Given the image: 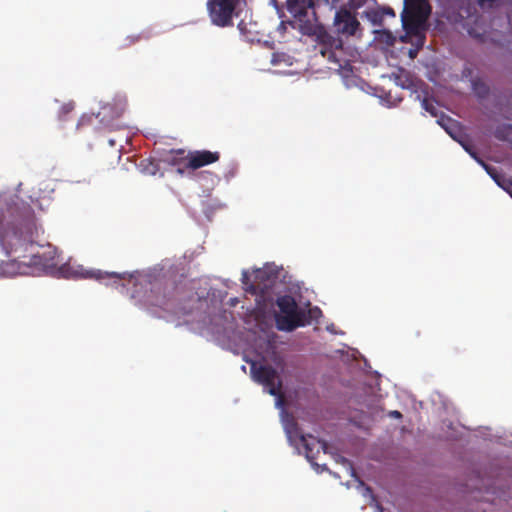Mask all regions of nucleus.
<instances>
[{
	"label": "nucleus",
	"mask_w": 512,
	"mask_h": 512,
	"mask_svg": "<svg viewBox=\"0 0 512 512\" xmlns=\"http://www.w3.org/2000/svg\"><path fill=\"white\" fill-rule=\"evenodd\" d=\"M472 9H474V8L471 5H469L465 11L466 17H469L472 14V12H471Z\"/></svg>",
	"instance_id": "nucleus-27"
},
{
	"label": "nucleus",
	"mask_w": 512,
	"mask_h": 512,
	"mask_svg": "<svg viewBox=\"0 0 512 512\" xmlns=\"http://www.w3.org/2000/svg\"><path fill=\"white\" fill-rule=\"evenodd\" d=\"M176 288L161 287L160 285H154L150 293L145 297V303L149 306L159 307L168 312H176L174 302L176 300L174 296Z\"/></svg>",
	"instance_id": "nucleus-8"
},
{
	"label": "nucleus",
	"mask_w": 512,
	"mask_h": 512,
	"mask_svg": "<svg viewBox=\"0 0 512 512\" xmlns=\"http://www.w3.org/2000/svg\"><path fill=\"white\" fill-rule=\"evenodd\" d=\"M276 305L280 311L279 314L275 315V323L278 330L291 332L298 327L309 324L306 312L299 308L291 295L278 297Z\"/></svg>",
	"instance_id": "nucleus-3"
},
{
	"label": "nucleus",
	"mask_w": 512,
	"mask_h": 512,
	"mask_svg": "<svg viewBox=\"0 0 512 512\" xmlns=\"http://www.w3.org/2000/svg\"><path fill=\"white\" fill-rule=\"evenodd\" d=\"M510 196L512 197V194Z\"/></svg>",
	"instance_id": "nucleus-33"
},
{
	"label": "nucleus",
	"mask_w": 512,
	"mask_h": 512,
	"mask_svg": "<svg viewBox=\"0 0 512 512\" xmlns=\"http://www.w3.org/2000/svg\"><path fill=\"white\" fill-rule=\"evenodd\" d=\"M499 187L504 189L509 195L512 194V180L502 176L500 180L496 183Z\"/></svg>",
	"instance_id": "nucleus-20"
},
{
	"label": "nucleus",
	"mask_w": 512,
	"mask_h": 512,
	"mask_svg": "<svg viewBox=\"0 0 512 512\" xmlns=\"http://www.w3.org/2000/svg\"><path fill=\"white\" fill-rule=\"evenodd\" d=\"M285 5L288 13L298 22L301 34L315 42V48L328 62L343 68L346 63L343 40L331 35L317 22L315 0H285Z\"/></svg>",
	"instance_id": "nucleus-2"
},
{
	"label": "nucleus",
	"mask_w": 512,
	"mask_h": 512,
	"mask_svg": "<svg viewBox=\"0 0 512 512\" xmlns=\"http://www.w3.org/2000/svg\"><path fill=\"white\" fill-rule=\"evenodd\" d=\"M89 277L90 278H93V277L100 278V274H98V275L90 274Z\"/></svg>",
	"instance_id": "nucleus-32"
},
{
	"label": "nucleus",
	"mask_w": 512,
	"mask_h": 512,
	"mask_svg": "<svg viewBox=\"0 0 512 512\" xmlns=\"http://www.w3.org/2000/svg\"><path fill=\"white\" fill-rule=\"evenodd\" d=\"M121 114L122 111L120 109H117L112 104H106L101 107L97 117L100 118V122H102L105 127L114 128L112 120L119 118Z\"/></svg>",
	"instance_id": "nucleus-12"
},
{
	"label": "nucleus",
	"mask_w": 512,
	"mask_h": 512,
	"mask_svg": "<svg viewBox=\"0 0 512 512\" xmlns=\"http://www.w3.org/2000/svg\"><path fill=\"white\" fill-rule=\"evenodd\" d=\"M481 8L491 7L495 0H476Z\"/></svg>",
	"instance_id": "nucleus-21"
},
{
	"label": "nucleus",
	"mask_w": 512,
	"mask_h": 512,
	"mask_svg": "<svg viewBox=\"0 0 512 512\" xmlns=\"http://www.w3.org/2000/svg\"><path fill=\"white\" fill-rule=\"evenodd\" d=\"M246 0H207V10L212 24L218 27L233 26V18L239 16Z\"/></svg>",
	"instance_id": "nucleus-4"
},
{
	"label": "nucleus",
	"mask_w": 512,
	"mask_h": 512,
	"mask_svg": "<svg viewBox=\"0 0 512 512\" xmlns=\"http://www.w3.org/2000/svg\"><path fill=\"white\" fill-rule=\"evenodd\" d=\"M189 152L183 149H172L165 154L163 161L172 167H175L177 172L180 174L185 173L186 170H190L187 165Z\"/></svg>",
	"instance_id": "nucleus-11"
},
{
	"label": "nucleus",
	"mask_w": 512,
	"mask_h": 512,
	"mask_svg": "<svg viewBox=\"0 0 512 512\" xmlns=\"http://www.w3.org/2000/svg\"><path fill=\"white\" fill-rule=\"evenodd\" d=\"M242 283L244 285H248L249 284V275H248L247 271H243V273H242Z\"/></svg>",
	"instance_id": "nucleus-23"
},
{
	"label": "nucleus",
	"mask_w": 512,
	"mask_h": 512,
	"mask_svg": "<svg viewBox=\"0 0 512 512\" xmlns=\"http://www.w3.org/2000/svg\"><path fill=\"white\" fill-rule=\"evenodd\" d=\"M38 236L39 228L30 210L25 215H15L13 208L0 210V252L5 257L13 256L14 262L22 259L19 263L26 266L51 268L54 265L55 251L51 246H39L34 251ZM0 262L4 263L5 260L0 257Z\"/></svg>",
	"instance_id": "nucleus-1"
},
{
	"label": "nucleus",
	"mask_w": 512,
	"mask_h": 512,
	"mask_svg": "<svg viewBox=\"0 0 512 512\" xmlns=\"http://www.w3.org/2000/svg\"><path fill=\"white\" fill-rule=\"evenodd\" d=\"M416 54H417V51H416V50H412V49H410V51H409V56H410L411 58L416 57Z\"/></svg>",
	"instance_id": "nucleus-30"
},
{
	"label": "nucleus",
	"mask_w": 512,
	"mask_h": 512,
	"mask_svg": "<svg viewBox=\"0 0 512 512\" xmlns=\"http://www.w3.org/2000/svg\"><path fill=\"white\" fill-rule=\"evenodd\" d=\"M437 122L456 141L463 137L459 123L452 118L448 116H442Z\"/></svg>",
	"instance_id": "nucleus-13"
},
{
	"label": "nucleus",
	"mask_w": 512,
	"mask_h": 512,
	"mask_svg": "<svg viewBox=\"0 0 512 512\" xmlns=\"http://www.w3.org/2000/svg\"><path fill=\"white\" fill-rule=\"evenodd\" d=\"M264 274H265V271L257 270L256 274H255V277L256 278H263Z\"/></svg>",
	"instance_id": "nucleus-26"
},
{
	"label": "nucleus",
	"mask_w": 512,
	"mask_h": 512,
	"mask_svg": "<svg viewBox=\"0 0 512 512\" xmlns=\"http://www.w3.org/2000/svg\"><path fill=\"white\" fill-rule=\"evenodd\" d=\"M74 108V103L73 102H69V103H66V108H65V111H66V114L72 110Z\"/></svg>",
	"instance_id": "nucleus-25"
},
{
	"label": "nucleus",
	"mask_w": 512,
	"mask_h": 512,
	"mask_svg": "<svg viewBox=\"0 0 512 512\" xmlns=\"http://www.w3.org/2000/svg\"><path fill=\"white\" fill-rule=\"evenodd\" d=\"M65 273H66V278H68L70 276V267H69V264L66 262V270H65Z\"/></svg>",
	"instance_id": "nucleus-29"
},
{
	"label": "nucleus",
	"mask_w": 512,
	"mask_h": 512,
	"mask_svg": "<svg viewBox=\"0 0 512 512\" xmlns=\"http://www.w3.org/2000/svg\"><path fill=\"white\" fill-rule=\"evenodd\" d=\"M287 432L290 438L292 437L293 434L299 437L300 442L305 449L306 458L311 463H313V460L319 454L320 450H324L327 446L324 441H321L313 437L312 435L299 434L298 427L296 424H293L292 427L288 428Z\"/></svg>",
	"instance_id": "nucleus-9"
},
{
	"label": "nucleus",
	"mask_w": 512,
	"mask_h": 512,
	"mask_svg": "<svg viewBox=\"0 0 512 512\" xmlns=\"http://www.w3.org/2000/svg\"><path fill=\"white\" fill-rule=\"evenodd\" d=\"M478 164H480L484 170L488 173V175L497 183L498 180L501 179L503 176L501 173L497 171L495 167L490 166L489 164L485 163L483 160H478Z\"/></svg>",
	"instance_id": "nucleus-18"
},
{
	"label": "nucleus",
	"mask_w": 512,
	"mask_h": 512,
	"mask_svg": "<svg viewBox=\"0 0 512 512\" xmlns=\"http://www.w3.org/2000/svg\"><path fill=\"white\" fill-rule=\"evenodd\" d=\"M457 142L463 147V149L478 163V160H483L479 157L477 151L468 140L461 137Z\"/></svg>",
	"instance_id": "nucleus-16"
},
{
	"label": "nucleus",
	"mask_w": 512,
	"mask_h": 512,
	"mask_svg": "<svg viewBox=\"0 0 512 512\" xmlns=\"http://www.w3.org/2000/svg\"><path fill=\"white\" fill-rule=\"evenodd\" d=\"M471 87L479 99H486L490 94L489 86L479 77L472 79Z\"/></svg>",
	"instance_id": "nucleus-14"
},
{
	"label": "nucleus",
	"mask_w": 512,
	"mask_h": 512,
	"mask_svg": "<svg viewBox=\"0 0 512 512\" xmlns=\"http://www.w3.org/2000/svg\"><path fill=\"white\" fill-rule=\"evenodd\" d=\"M512 132V124H502L494 130V137L500 141H508Z\"/></svg>",
	"instance_id": "nucleus-15"
},
{
	"label": "nucleus",
	"mask_w": 512,
	"mask_h": 512,
	"mask_svg": "<svg viewBox=\"0 0 512 512\" xmlns=\"http://www.w3.org/2000/svg\"><path fill=\"white\" fill-rule=\"evenodd\" d=\"M250 364V374L252 379L263 385L268 393L273 396H280L282 390V381L277 371L269 365H262L256 361H247Z\"/></svg>",
	"instance_id": "nucleus-6"
},
{
	"label": "nucleus",
	"mask_w": 512,
	"mask_h": 512,
	"mask_svg": "<svg viewBox=\"0 0 512 512\" xmlns=\"http://www.w3.org/2000/svg\"><path fill=\"white\" fill-rule=\"evenodd\" d=\"M141 39L140 35H128L121 39L118 43V49H126L138 43Z\"/></svg>",
	"instance_id": "nucleus-17"
},
{
	"label": "nucleus",
	"mask_w": 512,
	"mask_h": 512,
	"mask_svg": "<svg viewBox=\"0 0 512 512\" xmlns=\"http://www.w3.org/2000/svg\"><path fill=\"white\" fill-rule=\"evenodd\" d=\"M431 13L428 0H404L401 13L403 27L406 30H416L426 22Z\"/></svg>",
	"instance_id": "nucleus-5"
},
{
	"label": "nucleus",
	"mask_w": 512,
	"mask_h": 512,
	"mask_svg": "<svg viewBox=\"0 0 512 512\" xmlns=\"http://www.w3.org/2000/svg\"><path fill=\"white\" fill-rule=\"evenodd\" d=\"M249 290H250L251 292H253V293H256V291H257V287H256L255 285L251 284V285H250Z\"/></svg>",
	"instance_id": "nucleus-31"
},
{
	"label": "nucleus",
	"mask_w": 512,
	"mask_h": 512,
	"mask_svg": "<svg viewBox=\"0 0 512 512\" xmlns=\"http://www.w3.org/2000/svg\"><path fill=\"white\" fill-rule=\"evenodd\" d=\"M390 415H391L392 417H394V418H397V419L402 418V414H401L399 411H397V410L391 411V412H390Z\"/></svg>",
	"instance_id": "nucleus-24"
},
{
	"label": "nucleus",
	"mask_w": 512,
	"mask_h": 512,
	"mask_svg": "<svg viewBox=\"0 0 512 512\" xmlns=\"http://www.w3.org/2000/svg\"><path fill=\"white\" fill-rule=\"evenodd\" d=\"M220 159V153L209 150H195L189 151L187 165L190 170H197L206 165L217 162Z\"/></svg>",
	"instance_id": "nucleus-10"
},
{
	"label": "nucleus",
	"mask_w": 512,
	"mask_h": 512,
	"mask_svg": "<svg viewBox=\"0 0 512 512\" xmlns=\"http://www.w3.org/2000/svg\"><path fill=\"white\" fill-rule=\"evenodd\" d=\"M91 120H92L91 116H82L81 119L79 120L77 126L79 127L80 125L87 124V123L91 122Z\"/></svg>",
	"instance_id": "nucleus-22"
},
{
	"label": "nucleus",
	"mask_w": 512,
	"mask_h": 512,
	"mask_svg": "<svg viewBox=\"0 0 512 512\" xmlns=\"http://www.w3.org/2000/svg\"><path fill=\"white\" fill-rule=\"evenodd\" d=\"M334 32L346 38L360 35L362 28L361 23L357 18L356 12L351 11L346 7H340L334 16L333 20Z\"/></svg>",
	"instance_id": "nucleus-7"
},
{
	"label": "nucleus",
	"mask_w": 512,
	"mask_h": 512,
	"mask_svg": "<svg viewBox=\"0 0 512 512\" xmlns=\"http://www.w3.org/2000/svg\"><path fill=\"white\" fill-rule=\"evenodd\" d=\"M422 107L432 116L436 117L438 115V108L433 100L424 98L422 101Z\"/></svg>",
	"instance_id": "nucleus-19"
},
{
	"label": "nucleus",
	"mask_w": 512,
	"mask_h": 512,
	"mask_svg": "<svg viewBox=\"0 0 512 512\" xmlns=\"http://www.w3.org/2000/svg\"><path fill=\"white\" fill-rule=\"evenodd\" d=\"M384 11L388 15H391V16L395 15L393 9H391V8H386Z\"/></svg>",
	"instance_id": "nucleus-28"
}]
</instances>
